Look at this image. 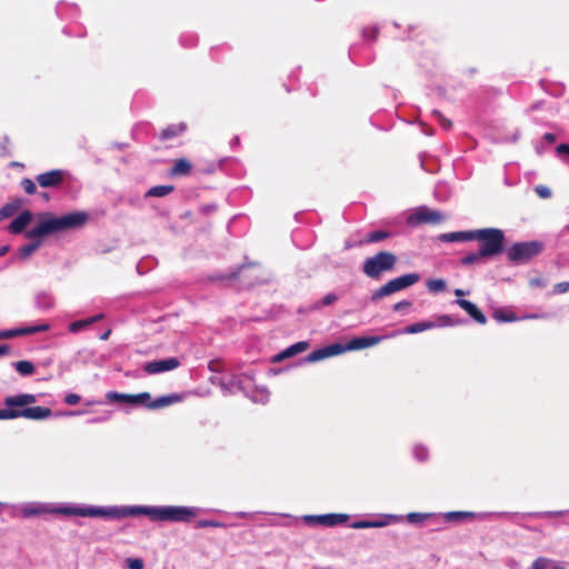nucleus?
<instances>
[{
    "mask_svg": "<svg viewBox=\"0 0 569 569\" xmlns=\"http://www.w3.org/2000/svg\"><path fill=\"white\" fill-rule=\"evenodd\" d=\"M59 513L66 516L121 519L130 516L146 515L153 521L188 522L196 517V511L190 507H130V508H103V507H62Z\"/></svg>",
    "mask_w": 569,
    "mask_h": 569,
    "instance_id": "obj_1",
    "label": "nucleus"
},
{
    "mask_svg": "<svg viewBox=\"0 0 569 569\" xmlns=\"http://www.w3.org/2000/svg\"><path fill=\"white\" fill-rule=\"evenodd\" d=\"M87 220L88 216L84 212H72L61 217H53L50 213L42 214L39 222L26 232V238L31 239L32 242L19 249V258L24 260L30 257L39 249L47 236L82 227Z\"/></svg>",
    "mask_w": 569,
    "mask_h": 569,
    "instance_id": "obj_2",
    "label": "nucleus"
},
{
    "mask_svg": "<svg viewBox=\"0 0 569 569\" xmlns=\"http://www.w3.org/2000/svg\"><path fill=\"white\" fill-rule=\"evenodd\" d=\"M37 401L32 393H19L4 398L6 408L0 409V420L24 418L29 420H44L52 416L48 407H29Z\"/></svg>",
    "mask_w": 569,
    "mask_h": 569,
    "instance_id": "obj_3",
    "label": "nucleus"
},
{
    "mask_svg": "<svg viewBox=\"0 0 569 569\" xmlns=\"http://www.w3.org/2000/svg\"><path fill=\"white\" fill-rule=\"evenodd\" d=\"M472 240L480 242V254H483L486 258H491L503 252L505 233L501 229L483 228L473 230Z\"/></svg>",
    "mask_w": 569,
    "mask_h": 569,
    "instance_id": "obj_4",
    "label": "nucleus"
},
{
    "mask_svg": "<svg viewBox=\"0 0 569 569\" xmlns=\"http://www.w3.org/2000/svg\"><path fill=\"white\" fill-rule=\"evenodd\" d=\"M397 256L390 251H380L366 259L362 271L366 276L377 279L381 273L391 271L397 263Z\"/></svg>",
    "mask_w": 569,
    "mask_h": 569,
    "instance_id": "obj_5",
    "label": "nucleus"
},
{
    "mask_svg": "<svg viewBox=\"0 0 569 569\" xmlns=\"http://www.w3.org/2000/svg\"><path fill=\"white\" fill-rule=\"evenodd\" d=\"M542 249L540 241L517 242L508 249L507 257L512 263H522L539 254Z\"/></svg>",
    "mask_w": 569,
    "mask_h": 569,
    "instance_id": "obj_6",
    "label": "nucleus"
},
{
    "mask_svg": "<svg viewBox=\"0 0 569 569\" xmlns=\"http://www.w3.org/2000/svg\"><path fill=\"white\" fill-rule=\"evenodd\" d=\"M420 279L418 273H407L398 278L389 280L387 283L377 289L372 296V301H378L383 297L390 296L397 291L403 290L410 286L417 283Z\"/></svg>",
    "mask_w": 569,
    "mask_h": 569,
    "instance_id": "obj_7",
    "label": "nucleus"
},
{
    "mask_svg": "<svg viewBox=\"0 0 569 569\" xmlns=\"http://www.w3.org/2000/svg\"><path fill=\"white\" fill-rule=\"evenodd\" d=\"M443 214L438 211L430 209L428 207H420L418 208L408 218V223L410 226H418V224H438L443 221Z\"/></svg>",
    "mask_w": 569,
    "mask_h": 569,
    "instance_id": "obj_8",
    "label": "nucleus"
},
{
    "mask_svg": "<svg viewBox=\"0 0 569 569\" xmlns=\"http://www.w3.org/2000/svg\"><path fill=\"white\" fill-rule=\"evenodd\" d=\"M68 176L69 173L63 169H53L38 174L36 181L41 188H58L66 181Z\"/></svg>",
    "mask_w": 569,
    "mask_h": 569,
    "instance_id": "obj_9",
    "label": "nucleus"
},
{
    "mask_svg": "<svg viewBox=\"0 0 569 569\" xmlns=\"http://www.w3.org/2000/svg\"><path fill=\"white\" fill-rule=\"evenodd\" d=\"M345 351H349L348 345L332 343L323 348L313 350L307 356L308 362H317L329 357L341 355Z\"/></svg>",
    "mask_w": 569,
    "mask_h": 569,
    "instance_id": "obj_10",
    "label": "nucleus"
},
{
    "mask_svg": "<svg viewBox=\"0 0 569 569\" xmlns=\"http://www.w3.org/2000/svg\"><path fill=\"white\" fill-rule=\"evenodd\" d=\"M181 362L178 358H167L146 362L143 370L148 375H156L164 371H171L180 367Z\"/></svg>",
    "mask_w": 569,
    "mask_h": 569,
    "instance_id": "obj_11",
    "label": "nucleus"
},
{
    "mask_svg": "<svg viewBox=\"0 0 569 569\" xmlns=\"http://www.w3.org/2000/svg\"><path fill=\"white\" fill-rule=\"evenodd\" d=\"M456 303L461 309H463L479 325L487 323V317L473 302L466 300V299H457Z\"/></svg>",
    "mask_w": 569,
    "mask_h": 569,
    "instance_id": "obj_12",
    "label": "nucleus"
},
{
    "mask_svg": "<svg viewBox=\"0 0 569 569\" xmlns=\"http://www.w3.org/2000/svg\"><path fill=\"white\" fill-rule=\"evenodd\" d=\"M32 217L33 216L29 210L22 211L16 219L10 222L8 230L13 234L21 233L31 222Z\"/></svg>",
    "mask_w": 569,
    "mask_h": 569,
    "instance_id": "obj_13",
    "label": "nucleus"
},
{
    "mask_svg": "<svg viewBox=\"0 0 569 569\" xmlns=\"http://www.w3.org/2000/svg\"><path fill=\"white\" fill-rule=\"evenodd\" d=\"M382 337L370 336V337H357L351 339L347 345L349 350H360L369 348L381 342Z\"/></svg>",
    "mask_w": 569,
    "mask_h": 569,
    "instance_id": "obj_14",
    "label": "nucleus"
},
{
    "mask_svg": "<svg viewBox=\"0 0 569 569\" xmlns=\"http://www.w3.org/2000/svg\"><path fill=\"white\" fill-rule=\"evenodd\" d=\"M310 518L319 525H322L326 527H333V526L346 522L349 517H348V515H345V513H327V515L315 516V517H310Z\"/></svg>",
    "mask_w": 569,
    "mask_h": 569,
    "instance_id": "obj_15",
    "label": "nucleus"
},
{
    "mask_svg": "<svg viewBox=\"0 0 569 569\" xmlns=\"http://www.w3.org/2000/svg\"><path fill=\"white\" fill-rule=\"evenodd\" d=\"M48 329H49V325L43 323V325H39V326L4 330V336H6V339H10V338H14L18 336H26V335H32V333H37V332L47 331Z\"/></svg>",
    "mask_w": 569,
    "mask_h": 569,
    "instance_id": "obj_16",
    "label": "nucleus"
},
{
    "mask_svg": "<svg viewBox=\"0 0 569 569\" xmlns=\"http://www.w3.org/2000/svg\"><path fill=\"white\" fill-rule=\"evenodd\" d=\"M180 400L181 396L179 395L162 396L147 403V408L152 410L159 409L179 402Z\"/></svg>",
    "mask_w": 569,
    "mask_h": 569,
    "instance_id": "obj_17",
    "label": "nucleus"
},
{
    "mask_svg": "<svg viewBox=\"0 0 569 569\" xmlns=\"http://www.w3.org/2000/svg\"><path fill=\"white\" fill-rule=\"evenodd\" d=\"M192 164L186 158H180L174 161L170 170V174L174 177L188 176L191 172Z\"/></svg>",
    "mask_w": 569,
    "mask_h": 569,
    "instance_id": "obj_18",
    "label": "nucleus"
},
{
    "mask_svg": "<svg viewBox=\"0 0 569 569\" xmlns=\"http://www.w3.org/2000/svg\"><path fill=\"white\" fill-rule=\"evenodd\" d=\"M472 236H473V230L458 231V232L442 233V234H440L439 239L443 242L471 241Z\"/></svg>",
    "mask_w": 569,
    "mask_h": 569,
    "instance_id": "obj_19",
    "label": "nucleus"
},
{
    "mask_svg": "<svg viewBox=\"0 0 569 569\" xmlns=\"http://www.w3.org/2000/svg\"><path fill=\"white\" fill-rule=\"evenodd\" d=\"M103 313H99V315H96L93 317H90V318H87V319H82V320H78V321H73L69 325V330L71 332H78L82 329H86L88 328L89 326H91L92 323L103 319Z\"/></svg>",
    "mask_w": 569,
    "mask_h": 569,
    "instance_id": "obj_20",
    "label": "nucleus"
},
{
    "mask_svg": "<svg viewBox=\"0 0 569 569\" xmlns=\"http://www.w3.org/2000/svg\"><path fill=\"white\" fill-rule=\"evenodd\" d=\"M184 123L171 124L161 131L160 138L163 140L172 139L186 130Z\"/></svg>",
    "mask_w": 569,
    "mask_h": 569,
    "instance_id": "obj_21",
    "label": "nucleus"
},
{
    "mask_svg": "<svg viewBox=\"0 0 569 569\" xmlns=\"http://www.w3.org/2000/svg\"><path fill=\"white\" fill-rule=\"evenodd\" d=\"M173 189H174V187L170 186V184L154 186L147 191L146 197H166L169 193H171L173 191Z\"/></svg>",
    "mask_w": 569,
    "mask_h": 569,
    "instance_id": "obj_22",
    "label": "nucleus"
},
{
    "mask_svg": "<svg viewBox=\"0 0 569 569\" xmlns=\"http://www.w3.org/2000/svg\"><path fill=\"white\" fill-rule=\"evenodd\" d=\"M107 399L111 402H122V403H129L133 405V395L128 393H119V392H108Z\"/></svg>",
    "mask_w": 569,
    "mask_h": 569,
    "instance_id": "obj_23",
    "label": "nucleus"
},
{
    "mask_svg": "<svg viewBox=\"0 0 569 569\" xmlns=\"http://www.w3.org/2000/svg\"><path fill=\"white\" fill-rule=\"evenodd\" d=\"M309 348V343L307 341H299L297 343L291 345L287 349L283 350V355L288 357H292L300 352L306 351Z\"/></svg>",
    "mask_w": 569,
    "mask_h": 569,
    "instance_id": "obj_24",
    "label": "nucleus"
},
{
    "mask_svg": "<svg viewBox=\"0 0 569 569\" xmlns=\"http://www.w3.org/2000/svg\"><path fill=\"white\" fill-rule=\"evenodd\" d=\"M16 370L22 376H30L34 372V366L28 360H21L14 363Z\"/></svg>",
    "mask_w": 569,
    "mask_h": 569,
    "instance_id": "obj_25",
    "label": "nucleus"
},
{
    "mask_svg": "<svg viewBox=\"0 0 569 569\" xmlns=\"http://www.w3.org/2000/svg\"><path fill=\"white\" fill-rule=\"evenodd\" d=\"M433 326L435 325L432 322H427V321L417 322V323H412V325L406 327L405 332L406 333H418V332L431 329V328H433Z\"/></svg>",
    "mask_w": 569,
    "mask_h": 569,
    "instance_id": "obj_26",
    "label": "nucleus"
},
{
    "mask_svg": "<svg viewBox=\"0 0 569 569\" xmlns=\"http://www.w3.org/2000/svg\"><path fill=\"white\" fill-rule=\"evenodd\" d=\"M475 513L466 511H450L445 515V518L448 521H460L463 519H472Z\"/></svg>",
    "mask_w": 569,
    "mask_h": 569,
    "instance_id": "obj_27",
    "label": "nucleus"
},
{
    "mask_svg": "<svg viewBox=\"0 0 569 569\" xmlns=\"http://www.w3.org/2000/svg\"><path fill=\"white\" fill-rule=\"evenodd\" d=\"M389 237H390V232L385 231V230H376V231L369 232L367 234L366 242H368V243L379 242L385 239H388Z\"/></svg>",
    "mask_w": 569,
    "mask_h": 569,
    "instance_id": "obj_28",
    "label": "nucleus"
},
{
    "mask_svg": "<svg viewBox=\"0 0 569 569\" xmlns=\"http://www.w3.org/2000/svg\"><path fill=\"white\" fill-rule=\"evenodd\" d=\"M483 258H486V257L483 254H480L479 250L476 252H469L461 259V264L471 266V264L480 263Z\"/></svg>",
    "mask_w": 569,
    "mask_h": 569,
    "instance_id": "obj_29",
    "label": "nucleus"
},
{
    "mask_svg": "<svg viewBox=\"0 0 569 569\" xmlns=\"http://www.w3.org/2000/svg\"><path fill=\"white\" fill-rule=\"evenodd\" d=\"M427 288L431 292H442L447 288V283L442 279H431L427 282Z\"/></svg>",
    "mask_w": 569,
    "mask_h": 569,
    "instance_id": "obj_30",
    "label": "nucleus"
},
{
    "mask_svg": "<svg viewBox=\"0 0 569 569\" xmlns=\"http://www.w3.org/2000/svg\"><path fill=\"white\" fill-rule=\"evenodd\" d=\"M17 209H18V206L13 204V203H8V204L3 206L0 209V221L13 216L14 212L17 211Z\"/></svg>",
    "mask_w": 569,
    "mask_h": 569,
    "instance_id": "obj_31",
    "label": "nucleus"
},
{
    "mask_svg": "<svg viewBox=\"0 0 569 569\" xmlns=\"http://www.w3.org/2000/svg\"><path fill=\"white\" fill-rule=\"evenodd\" d=\"M338 300V296L335 293L326 295L318 303H316L315 308L319 309L321 307L330 306Z\"/></svg>",
    "mask_w": 569,
    "mask_h": 569,
    "instance_id": "obj_32",
    "label": "nucleus"
},
{
    "mask_svg": "<svg viewBox=\"0 0 569 569\" xmlns=\"http://www.w3.org/2000/svg\"><path fill=\"white\" fill-rule=\"evenodd\" d=\"M21 186L27 194H34L37 192L34 181L29 178L22 179Z\"/></svg>",
    "mask_w": 569,
    "mask_h": 569,
    "instance_id": "obj_33",
    "label": "nucleus"
},
{
    "mask_svg": "<svg viewBox=\"0 0 569 569\" xmlns=\"http://www.w3.org/2000/svg\"><path fill=\"white\" fill-rule=\"evenodd\" d=\"M151 401V396L149 392H141L133 395V405H144L147 407V403Z\"/></svg>",
    "mask_w": 569,
    "mask_h": 569,
    "instance_id": "obj_34",
    "label": "nucleus"
},
{
    "mask_svg": "<svg viewBox=\"0 0 569 569\" xmlns=\"http://www.w3.org/2000/svg\"><path fill=\"white\" fill-rule=\"evenodd\" d=\"M433 114L437 117L440 126L446 129V130H450L452 128V121L445 118L443 114L438 111V110H433Z\"/></svg>",
    "mask_w": 569,
    "mask_h": 569,
    "instance_id": "obj_35",
    "label": "nucleus"
},
{
    "mask_svg": "<svg viewBox=\"0 0 569 569\" xmlns=\"http://www.w3.org/2000/svg\"><path fill=\"white\" fill-rule=\"evenodd\" d=\"M128 569H143V560L140 558H128L126 560Z\"/></svg>",
    "mask_w": 569,
    "mask_h": 569,
    "instance_id": "obj_36",
    "label": "nucleus"
},
{
    "mask_svg": "<svg viewBox=\"0 0 569 569\" xmlns=\"http://www.w3.org/2000/svg\"><path fill=\"white\" fill-rule=\"evenodd\" d=\"M567 291H569V281L556 283L552 289V292L556 295H562Z\"/></svg>",
    "mask_w": 569,
    "mask_h": 569,
    "instance_id": "obj_37",
    "label": "nucleus"
},
{
    "mask_svg": "<svg viewBox=\"0 0 569 569\" xmlns=\"http://www.w3.org/2000/svg\"><path fill=\"white\" fill-rule=\"evenodd\" d=\"M535 191L536 193L542 198V199H547V198H550L551 197V191L548 187L546 186H542V184H539L535 188Z\"/></svg>",
    "mask_w": 569,
    "mask_h": 569,
    "instance_id": "obj_38",
    "label": "nucleus"
},
{
    "mask_svg": "<svg viewBox=\"0 0 569 569\" xmlns=\"http://www.w3.org/2000/svg\"><path fill=\"white\" fill-rule=\"evenodd\" d=\"M237 278H238V272H231L228 274H218V276L211 277L210 279L212 281H224V280H232V279H237Z\"/></svg>",
    "mask_w": 569,
    "mask_h": 569,
    "instance_id": "obj_39",
    "label": "nucleus"
},
{
    "mask_svg": "<svg viewBox=\"0 0 569 569\" xmlns=\"http://www.w3.org/2000/svg\"><path fill=\"white\" fill-rule=\"evenodd\" d=\"M495 318L500 321H513L516 319L515 315L512 312H509L508 315H505L501 311H497L495 313Z\"/></svg>",
    "mask_w": 569,
    "mask_h": 569,
    "instance_id": "obj_40",
    "label": "nucleus"
},
{
    "mask_svg": "<svg viewBox=\"0 0 569 569\" xmlns=\"http://www.w3.org/2000/svg\"><path fill=\"white\" fill-rule=\"evenodd\" d=\"M79 401H80V396L76 395V393H69L64 398V402L69 406H74V405L79 403Z\"/></svg>",
    "mask_w": 569,
    "mask_h": 569,
    "instance_id": "obj_41",
    "label": "nucleus"
},
{
    "mask_svg": "<svg viewBox=\"0 0 569 569\" xmlns=\"http://www.w3.org/2000/svg\"><path fill=\"white\" fill-rule=\"evenodd\" d=\"M411 306H412L411 301L402 300V301L397 302V303L393 306V310H395V311H400V310H403V309L410 308Z\"/></svg>",
    "mask_w": 569,
    "mask_h": 569,
    "instance_id": "obj_42",
    "label": "nucleus"
},
{
    "mask_svg": "<svg viewBox=\"0 0 569 569\" xmlns=\"http://www.w3.org/2000/svg\"><path fill=\"white\" fill-rule=\"evenodd\" d=\"M546 567H547V559L538 558L533 561L531 569H546Z\"/></svg>",
    "mask_w": 569,
    "mask_h": 569,
    "instance_id": "obj_43",
    "label": "nucleus"
},
{
    "mask_svg": "<svg viewBox=\"0 0 569 569\" xmlns=\"http://www.w3.org/2000/svg\"><path fill=\"white\" fill-rule=\"evenodd\" d=\"M376 526V523L369 522V521H357L352 525V528L361 529V528H370Z\"/></svg>",
    "mask_w": 569,
    "mask_h": 569,
    "instance_id": "obj_44",
    "label": "nucleus"
},
{
    "mask_svg": "<svg viewBox=\"0 0 569 569\" xmlns=\"http://www.w3.org/2000/svg\"><path fill=\"white\" fill-rule=\"evenodd\" d=\"M426 516L422 515V513H416V512H412V513H409L408 515V520L410 522H419L421 521Z\"/></svg>",
    "mask_w": 569,
    "mask_h": 569,
    "instance_id": "obj_45",
    "label": "nucleus"
},
{
    "mask_svg": "<svg viewBox=\"0 0 569 569\" xmlns=\"http://www.w3.org/2000/svg\"><path fill=\"white\" fill-rule=\"evenodd\" d=\"M556 151L558 154H569V144L560 143L557 146Z\"/></svg>",
    "mask_w": 569,
    "mask_h": 569,
    "instance_id": "obj_46",
    "label": "nucleus"
},
{
    "mask_svg": "<svg viewBox=\"0 0 569 569\" xmlns=\"http://www.w3.org/2000/svg\"><path fill=\"white\" fill-rule=\"evenodd\" d=\"M218 526H219V523L209 521V520H200V521H198V525H197L198 528L218 527Z\"/></svg>",
    "mask_w": 569,
    "mask_h": 569,
    "instance_id": "obj_47",
    "label": "nucleus"
},
{
    "mask_svg": "<svg viewBox=\"0 0 569 569\" xmlns=\"http://www.w3.org/2000/svg\"><path fill=\"white\" fill-rule=\"evenodd\" d=\"M11 348L9 345H0V357L9 355Z\"/></svg>",
    "mask_w": 569,
    "mask_h": 569,
    "instance_id": "obj_48",
    "label": "nucleus"
},
{
    "mask_svg": "<svg viewBox=\"0 0 569 569\" xmlns=\"http://www.w3.org/2000/svg\"><path fill=\"white\" fill-rule=\"evenodd\" d=\"M543 139L550 143H552L556 141V134L547 132V133H545Z\"/></svg>",
    "mask_w": 569,
    "mask_h": 569,
    "instance_id": "obj_49",
    "label": "nucleus"
},
{
    "mask_svg": "<svg viewBox=\"0 0 569 569\" xmlns=\"http://www.w3.org/2000/svg\"><path fill=\"white\" fill-rule=\"evenodd\" d=\"M440 319H441L442 323L446 325V326H452L453 325V322H452V320H451V318L449 316H442Z\"/></svg>",
    "mask_w": 569,
    "mask_h": 569,
    "instance_id": "obj_50",
    "label": "nucleus"
},
{
    "mask_svg": "<svg viewBox=\"0 0 569 569\" xmlns=\"http://www.w3.org/2000/svg\"><path fill=\"white\" fill-rule=\"evenodd\" d=\"M286 358H289V357H288V356H284V355H283V351H282V352H280V353H278V355H276V356L273 357V362L282 361V360H283V359H286Z\"/></svg>",
    "mask_w": 569,
    "mask_h": 569,
    "instance_id": "obj_51",
    "label": "nucleus"
},
{
    "mask_svg": "<svg viewBox=\"0 0 569 569\" xmlns=\"http://www.w3.org/2000/svg\"><path fill=\"white\" fill-rule=\"evenodd\" d=\"M38 513H39V510H37V509H24L23 510V515L27 517L32 516V515H38Z\"/></svg>",
    "mask_w": 569,
    "mask_h": 569,
    "instance_id": "obj_52",
    "label": "nucleus"
},
{
    "mask_svg": "<svg viewBox=\"0 0 569 569\" xmlns=\"http://www.w3.org/2000/svg\"><path fill=\"white\" fill-rule=\"evenodd\" d=\"M111 335V330H107L106 332H103L101 336H100V339L101 340H108L109 337Z\"/></svg>",
    "mask_w": 569,
    "mask_h": 569,
    "instance_id": "obj_53",
    "label": "nucleus"
},
{
    "mask_svg": "<svg viewBox=\"0 0 569 569\" xmlns=\"http://www.w3.org/2000/svg\"><path fill=\"white\" fill-rule=\"evenodd\" d=\"M8 251H9V247L8 246L0 247V257L4 256Z\"/></svg>",
    "mask_w": 569,
    "mask_h": 569,
    "instance_id": "obj_54",
    "label": "nucleus"
},
{
    "mask_svg": "<svg viewBox=\"0 0 569 569\" xmlns=\"http://www.w3.org/2000/svg\"><path fill=\"white\" fill-rule=\"evenodd\" d=\"M455 295H456L457 297H462V296H465V295H466V292H465L462 289H456V290H455Z\"/></svg>",
    "mask_w": 569,
    "mask_h": 569,
    "instance_id": "obj_55",
    "label": "nucleus"
},
{
    "mask_svg": "<svg viewBox=\"0 0 569 569\" xmlns=\"http://www.w3.org/2000/svg\"><path fill=\"white\" fill-rule=\"evenodd\" d=\"M1 339H6L4 330H3V331H0V340H1Z\"/></svg>",
    "mask_w": 569,
    "mask_h": 569,
    "instance_id": "obj_56",
    "label": "nucleus"
},
{
    "mask_svg": "<svg viewBox=\"0 0 569 569\" xmlns=\"http://www.w3.org/2000/svg\"><path fill=\"white\" fill-rule=\"evenodd\" d=\"M419 456H420V459H423L425 453L422 455V452H419Z\"/></svg>",
    "mask_w": 569,
    "mask_h": 569,
    "instance_id": "obj_57",
    "label": "nucleus"
},
{
    "mask_svg": "<svg viewBox=\"0 0 569 569\" xmlns=\"http://www.w3.org/2000/svg\"><path fill=\"white\" fill-rule=\"evenodd\" d=\"M419 456H420V459H423L425 453L422 455V452H419Z\"/></svg>",
    "mask_w": 569,
    "mask_h": 569,
    "instance_id": "obj_58",
    "label": "nucleus"
}]
</instances>
